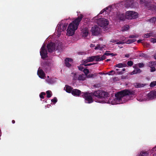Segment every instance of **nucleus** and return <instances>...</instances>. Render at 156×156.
Listing matches in <instances>:
<instances>
[{
    "mask_svg": "<svg viewBox=\"0 0 156 156\" xmlns=\"http://www.w3.org/2000/svg\"><path fill=\"white\" fill-rule=\"evenodd\" d=\"M138 66L140 68H142L144 66V64L142 63H138Z\"/></svg>",
    "mask_w": 156,
    "mask_h": 156,
    "instance_id": "43",
    "label": "nucleus"
},
{
    "mask_svg": "<svg viewBox=\"0 0 156 156\" xmlns=\"http://www.w3.org/2000/svg\"><path fill=\"white\" fill-rule=\"evenodd\" d=\"M64 90L67 93H72V92L73 90V88L71 87L68 86L67 85H66L65 86V87H64Z\"/></svg>",
    "mask_w": 156,
    "mask_h": 156,
    "instance_id": "18",
    "label": "nucleus"
},
{
    "mask_svg": "<svg viewBox=\"0 0 156 156\" xmlns=\"http://www.w3.org/2000/svg\"><path fill=\"white\" fill-rule=\"evenodd\" d=\"M47 94V97L49 98H50L52 96L51 92L50 90H48L46 92Z\"/></svg>",
    "mask_w": 156,
    "mask_h": 156,
    "instance_id": "23",
    "label": "nucleus"
},
{
    "mask_svg": "<svg viewBox=\"0 0 156 156\" xmlns=\"http://www.w3.org/2000/svg\"><path fill=\"white\" fill-rule=\"evenodd\" d=\"M81 93L80 90L77 89H73V90L71 94L74 96H79Z\"/></svg>",
    "mask_w": 156,
    "mask_h": 156,
    "instance_id": "14",
    "label": "nucleus"
},
{
    "mask_svg": "<svg viewBox=\"0 0 156 156\" xmlns=\"http://www.w3.org/2000/svg\"><path fill=\"white\" fill-rule=\"evenodd\" d=\"M83 71L84 73L85 74V76H87L89 72V70L87 69H84Z\"/></svg>",
    "mask_w": 156,
    "mask_h": 156,
    "instance_id": "33",
    "label": "nucleus"
},
{
    "mask_svg": "<svg viewBox=\"0 0 156 156\" xmlns=\"http://www.w3.org/2000/svg\"><path fill=\"white\" fill-rule=\"evenodd\" d=\"M115 73V72L113 70H111L107 74L109 75H113Z\"/></svg>",
    "mask_w": 156,
    "mask_h": 156,
    "instance_id": "37",
    "label": "nucleus"
},
{
    "mask_svg": "<svg viewBox=\"0 0 156 156\" xmlns=\"http://www.w3.org/2000/svg\"><path fill=\"white\" fill-rule=\"evenodd\" d=\"M151 42L153 43H156V38H152L151 40Z\"/></svg>",
    "mask_w": 156,
    "mask_h": 156,
    "instance_id": "48",
    "label": "nucleus"
},
{
    "mask_svg": "<svg viewBox=\"0 0 156 156\" xmlns=\"http://www.w3.org/2000/svg\"><path fill=\"white\" fill-rule=\"evenodd\" d=\"M115 67H117L118 68H122L124 66V64L121 63H120L118 64H116L115 66Z\"/></svg>",
    "mask_w": 156,
    "mask_h": 156,
    "instance_id": "31",
    "label": "nucleus"
},
{
    "mask_svg": "<svg viewBox=\"0 0 156 156\" xmlns=\"http://www.w3.org/2000/svg\"><path fill=\"white\" fill-rule=\"evenodd\" d=\"M82 62H83L84 63V64H86L88 62H89L88 61V59L87 58L86 59L83 60H82Z\"/></svg>",
    "mask_w": 156,
    "mask_h": 156,
    "instance_id": "50",
    "label": "nucleus"
},
{
    "mask_svg": "<svg viewBox=\"0 0 156 156\" xmlns=\"http://www.w3.org/2000/svg\"><path fill=\"white\" fill-rule=\"evenodd\" d=\"M134 86L135 87H143L144 85L143 84H141L140 83H136L134 84Z\"/></svg>",
    "mask_w": 156,
    "mask_h": 156,
    "instance_id": "22",
    "label": "nucleus"
},
{
    "mask_svg": "<svg viewBox=\"0 0 156 156\" xmlns=\"http://www.w3.org/2000/svg\"><path fill=\"white\" fill-rule=\"evenodd\" d=\"M116 18L120 20L124 21L126 19V14L117 12L116 14Z\"/></svg>",
    "mask_w": 156,
    "mask_h": 156,
    "instance_id": "13",
    "label": "nucleus"
},
{
    "mask_svg": "<svg viewBox=\"0 0 156 156\" xmlns=\"http://www.w3.org/2000/svg\"><path fill=\"white\" fill-rule=\"evenodd\" d=\"M129 27V26L128 25H126V26H124V27H122V30L123 31H125L128 30Z\"/></svg>",
    "mask_w": 156,
    "mask_h": 156,
    "instance_id": "34",
    "label": "nucleus"
},
{
    "mask_svg": "<svg viewBox=\"0 0 156 156\" xmlns=\"http://www.w3.org/2000/svg\"><path fill=\"white\" fill-rule=\"evenodd\" d=\"M45 45L44 44L41 47L40 51V54L41 58L44 59L48 57V53L46 49L45 48Z\"/></svg>",
    "mask_w": 156,
    "mask_h": 156,
    "instance_id": "7",
    "label": "nucleus"
},
{
    "mask_svg": "<svg viewBox=\"0 0 156 156\" xmlns=\"http://www.w3.org/2000/svg\"><path fill=\"white\" fill-rule=\"evenodd\" d=\"M156 151V146L153 147L151 150V153H152L153 151Z\"/></svg>",
    "mask_w": 156,
    "mask_h": 156,
    "instance_id": "55",
    "label": "nucleus"
},
{
    "mask_svg": "<svg viewBox=\"0 0 156 156\" xmlns=\"http://www.w3.org/2000/svg\"><path fill=\"white\" fill-rule=\"evenodd\" d=\"M110 54L112 56H115L117 55V54H114L113 53H111Z\"/></svg>",
    "mask_w": 156,
    "mask_h": 156,
    "instance_id": "59",
    "label": "nucleus"
},
{
    "mask_svg": "<svg viewBox=\"0 0 156 156\" xmlns=\"http://www.w3.org/2000/svg\"><path fill=\"white\" fill-rule=\"evenodd\" d=\"M101 29L97 25L92 27L91 30L93 35H98L100 33Z\"/></svg>",
    "mask_w": 156,
    "mask_h": 156,
    "instance_id": "9",
    "label": "nucleus"
},
{
    "mask_svg": "<svg viewBox=\"0 0 156 156\" xmlns=\"http://www.w3.org/2000/svg\"><path fill=\"white\" fill-rule=\"evenodd\" d=\"M90 94L93 96V98L96 97L98 99H101L108 97V93L102 90L96 91L94 92L90 93Z\"/></svg>",
    "mask_w": 156,
    "mask_h": 156,
    "instance_id": "3",
    "label": "nucleus"
},
{
    "mask_svg": "<svg viewBox=\"0 0 156 156\" xmlns=\"http://www.w3.org/2000/svg\"><path fill=\"white\" fill-rule=\"evenodd\" d=\"M125 71V68H123L122 69V70L121 71H119L117 72V74H122L123 73V71Z\"/></svg>",
    "mask_w": 156,
    "mask_h": 156,
    "instance_id": "36",
    "label": "nucleus"
},
{
    "mask_svg": "<svg viewBox=\"0 0 156 156\" xmlns=\"http://www.w3.org/2000/svg\"><path fill=\"white\" fill-rule=\"evenodd\" d=\"M105 9H108V8L107 7L105 9H103L102 11H101L100 13V14H102L103 12H104L105 11Z\"/></svg>",
    "mask_w": 156,
    "mask_h": 156,
    "instance_id": "53",
    "label": "nucleus"
},
{
    "mask_svg": "<svg viewBox=\"0 0 156 156\" xmlns=\"http://www.w3.org/2000/svg\"><path fill=\"white\" fill-rule=\"evenodd\" d=\"M137 4L136 2H134L133 0L129 1L127 2L125 6L128 8L129 7L134 8Z\"/></svg>",
    "mask_w": 156,
    "mask_h": 156,
    "instance_id": "11",
    "label": "nucleus"
},
{
    "mask_svg": "<svg viewBox=\"0 0 156 156\" xmlns=\"http://www.w3.org/2000/svg\"><path fill=\"white\" fill-rule=\"evenodd\" d=\"M126 19H135L138 17V13L135 12L133 11H128L126 12Z\"/></svg>",
    "mask_w": 156,
    "mask_h": 156,
    "instance_id": "6",
    "label": "nucleus"
},
{
    "mask_svg": "<svg viewBox=\"0 0 156 156\" xmlns=\"http://www.w3.org/2000/svg\"><path fill=\"white\" fill-rule=\"evenodd\" d=\"M55 43L51 42L48 44L47 46L48 51L49 52H52L55 49Z\"/></svg>",
    "mask_w": 156,
    "mask_h": 156,
    "instance_id": "10",
    "label": "nucleus"
},
{
    "mask_svg": "<svg viewBox=\"0 0 156 156\" xmlns=\"http://www.w3.org/2000/svg\"><path fill=\"white\" fill-rule=\"evenodd\" d=\"M151 35V33H149V34H145V37L146 38H147Z\"/></svg>",
    "mask_w": 156,
    "mask_h": 156,
    "instance_id": "51",
    "label": "nucleus"
},
{
    "mask_svg": "<svg viewBox=\"0 0 156 156\" xmlns=\"http://www.w3.org/2000/svg\"><path fill=\"white\" fill-rule=\"evenodd\" d=\"M156 64V62H150L148 64V66L151 67H152L154 65Z\"/></svg>",
    "mask_w": 156,
    "mask_h": 156,
    "instance_id": "25",
    "label": "nucleus"
},
{
    "mask_svg": "<svg viewBox=\"0 0 156 156\" xmlns=\"http://www.w3.org/2000/svg\"><path fill=\"white\" fill-rule=\"evenodd\" d=\"M95 64H96V63H88V64H87L83 63V64L82 65H84V66H91V65H94Z\"/></svg>",
    "mask_w": 156,
    "mask_h": 156,
    "instance_id": "38",
    "label": "nucleus"
},
{
    "mask_svg": "<svg viewBox=\"0 0 156 156\" xmlns=\"http://www.w3.org/2000/svg\"><path fill=\"white\" fill-rule=\"evenodd\" d=\"M147 21H149L150 23H154L156 21V18L154 17H153L148 20Z\"/></svg>",
    "mask_w": 156,
    "mask_h": 156,
    "instance_id": "20",
    "label": "nucleus"
},
{
    "mask_svg": "<svg viewBox=\"0 0 156 156\" xmlns=\"http://www.w3.org/2000/svg\"><path fill=\"white\" fill-rule=\"evenodd\" d=\"M129 54H126L125 55V57L127 58H129Z\"/></svg>",
    "mask_w": 156,
    "mask_h": 156,
    "instance_id": "60",
    "label": "nucleus"
},
{
    "mask_svg": "<svg viewBox=\"0 0 156 156\" xmlns=\"http://www.w3.org/2000/svg\"><path fill=\"white\" fill-rule=\"evenodd\" d=\"M139 55L140 57H145L146 55L143 53H140L139 54Z\"/></svg>",
    "mask_w": 156,
    "mask_h": 156,
    "instance_id": "45",
    "label": "nucleus"
},
{
    "mask_svg": "<svg viewBox=\"0 0 156 156\" xmlns=\"http://www.w3.org/2000/svg\"><path fill=\"white\" fill-rule=\"evenodd\" d=\"M135 91L133 90L125 89L116 94L115 95V96L116 97L117 100L120 101L122 100V98L123 97L126 96H133L135 94Z\"/></svg>",
    "mask_w": 156,
    "mask_h": 156,
    "instance_id": "2",
    "label": "nucleus"
},
{
    "mask_svg": "<svg viewBox=\"0 0 156 156\" xmlns=\"http://www.w3.org/2000/svg\"><path fill=\"white\" fill-rule=\"evenodd\" d=\"M82 96L84 98L86 101H87L88 103H90L93 102V96L91 95L90 93L86 92V93L82 92Z\"/></svg>",
    "mask_w": 156,
    "mask_h": 156,
    "instance_id": "5",
    "label": "nucleus"
},
{
    "mask_svg": "<svg viewBox=\"0 0 156 156\" xmlns=\"http://www.w3.org/2000/svg\"><path fill=\"white\" fill-rule=\"evenodd\" d=\"M73 60L70 58H66L65 60V65L66 66L69 67L71 66V65L69 62H72Z\"/></svg>",
    "mask_w": 156,
    "mask_h": 156,
    "instance_id": "16",
    "label": "nucleus"
},
{
    "mask_svg": "<svg viewBox=\"0 0 156 156\" xmlns=\"http://www.w3.org/2000/svg\"><path fill=\"white\" fill-rule=\"evenodd\" d=\"M15 121L14 120H12V123L13 124H14L15 123Z\"/></svg>",
    "mask_w": 156,
    "mask_h": 156,
    "instance_id": "64",
    "label": "nucleus"
},
{
    "mask_svg": "<svg viewBox=\"0 0 156 156\" xmlns=\"http://www.w3.org/2000/svg\"><path fill=\"white\" fill-rule=\"evenodd\" d=\"M153 56H154V58L155 59H156V54H155V55H154Z\"/></svg>",
    "mask_w": 156,
    "mask_h": 156,
    "instance_id": "63",
    "label": "nucleus"
},
{
    "mask_svg": "<svg viewBox=\"0 0 156 156\" xmlns=\"http://www.w3.org/2000/svg\"><path fill=\"white\" fill-rule=\"evenodd\" d=\"M37 74L41 78H44L45 76V74L43 70L41 69H38Z\"/></svg>",
    "mask_w": 156,
    "mask_h": 156,
    "instance_id": "15",
    "label": "nucleus"
},
{
    "mask_svg": "<svg viewBox=\"0 0 156 156\" xmlns=\"http://www.w3.org/2000/svg\"><path fill=\"white\" fill-rule=\"evenodd\" d=\"M105 55L104 54V55L101 56V61L105 59L106 58V57Z\"/></svg>",
    "mask_w": 156,
    "mask_h": 156,
    "instance_id": "46",
    "label": "nucleus"
},
{
    "mask_svg": "<svg viewBox=\"0 0 156 156\" xmlns=\"http://www.w3.org/2000/svg\"><path fill=\"white\" fill-rule=\"evenodd\" d=\"M83 17V15L80 14L74 20L69 24L67 30V34L68 35L72 36L74 34Z\"/></svg>",
    "mask_w": 156,
    "mask_h": 156,
    "instance_id": "1",
    "label": "nucleus"
},
{
    "mask_svg": "<svg viewBox=\"0 0 156 156\" xmlns=\"http://www.w3.org/2000/svg\"><path fill=\"white\" fill-rule=\"evenodd\" d=\"M140 4L145 3V6L148 10H151L152 11L156 10V6L152 4L151 2H146L147 0H140Z\"/></svg>",
    "mask_w": 156,
    "mask_h": 156,
    "instance_id": "4",
    "label": "nucleus"
},
{
    "mask_svg": "<svg viewBox=\"0 0 156 156\" xmlns=\"http://www.w3.org/2000/svg\"><path fill=\"white\" fill-rule=\"evenodd\" d=\"M151 72H154L155 71L156 69L154 67H151Z\"/></svg>",
    "mask_w": 156,
    "mask_h": 156,
    "instance_id": "49",
    "label": "nucleus"
},
{
    "mask_svg": "<svg viewBox=\"0 0 156 156\" xmlns=\"http://www.w3.org/2000/svg\"><path fill=\"white\" fill-rule=\"evenodd\" d=\"M156 85V81H154L151 82L150 85V86L151 87H153Z\"/></svg>",
    "mask_w": 156,
    "mask_h": 156,
    "instance_id": "30",
    "label": "nucleus"
},
{
    "mask_svg": "<svg viewBox=\"0 0 156 156\" xmlns=\"http://www.w3.org/2000/svg\"><path fill=\"white\" fill-rule=\"evenodd\" d=\"M156 97V91H151L147 94V98L149 100H153Z\"/></svg>",
    "mask_w": 156,
    "mask_h": 156,
    "instance_id": "12",
    "label": "nucleus"
},
{
    "mask_svg": "<svg viewBox=\"0 0 156 156\" xmlns=\"http://www.w3.org/2000/svg\"><path fill=\"white\" fill-rule=\"evenodd\" d=\"M45 93L44 92H42L40 94L39 96L40 98L41 99L44 98V96L45 95Z\"/></svg>",
    "mask_w": 156,
    "mask_h": 156,
    "instance_id": "32",
    "label": "nucleus"
},
{
    "mask_svg": "<svg viewBox=\"0 0 156 156\" xmlns=\"http://www.w3.org/2000/svg\"><path fill=\"white\" fill-rule=\"evenodd\" d=\"M129 38H136V36L135 35H130L129 36Z\"/></svg>",
    "mask_w": 156,
    "mask_h": 156,
    "instance_id": "56",
    "label": "nucleus"
},
{
    "mask_svg": "<svg viewBox=\"0 0 156 156\" xmlns=\"http://www.w3.org/2000/svg\"><path fill=\"white\" fill-rule=\"evenodd\" d=\"M96 74H90L87 76V77L88 78H94L96 76Z\"/></svg>",
    "mask_w": 156,
    "mask_h": 156,
    "instance_id": "29",
    "label": "nucleus"
},
{
    "mask_svg": "<svg viewBox=\"0 0 156 156\" xmlns=\"http://www.w3.org/2000/svg\"><path fill=\"white\" fill-rule=\"evenodd\" d=\"M88 32L87 31H86L83 33V36L84 37H86L88 36Z\"/></svg>",
    "mask_w": 156,
    "mask_h": 156,
    "instance_id": "41",
    "label": "nucleus"
},
{
    "mask_svg": "<svg viewBox=\"0 0 156 156\" xmlns=\"http://www.w3.org/2000/svg\"><path fill=\"white\" fill-rule=\"evenodd\" d=\"M79 69L80 70L82 71L83 69V68L82 67H81L80 66H78Z\"/></svg>",
    "mask_w": 156,
    "mask_h": 156,
    "instance_id": "58",
    "label": "nucleus"
},
{
    "mask_svg": "<svg viewBox=\"0 0 156 156\" xmlns=\"http://www.w3.org/2000/svg\"><path fill=\"white\" fill-rule=\"evenodd\" d=\"M51 101L55 103L57 101V99L56 97H55L53 99L51 100Z\"/></svg>",
    "mask_w": 156,
    "mask_h": 156,
    "instance_id": "42",
    "label": "nucleus"
},
{
    "mask_svg": "<svg viewBox=\"0 0 156 156\" xmlns=\"http://www.w3.org/2000/svg\"><path fill=\"white\" fill-rule=\"evenodd\" d=\"M94 59H95L96 61L97 62L101 61V57L99 55L94 56Z\"/></svg>",
    "mask_w": 156,
    "mask_h": 156,
    "instance_id": "28",
    "label": "nucleus"
},
{
    "mask_svg": "<svg viewBox=\"0 0 156 156\" xmlns=\"http://www.w3.org/2000/svg\"><path fill=\"white\" fill-rule=\"evenodd\" d=\"M110 52L109 51H106V52L104 53V55H105L108 56L110 55V53H108V52Z\"/></svg>",
    "mask_w": 156,
    "mask_h": 156,
    "instance_id": "54",
    "label": "nucleus"
},
{
    "mask_svg": "<svg viewBox=\"0 0 156 156\" xmlns=\"http://www.w3.org/2000/svg\"><path fill=\"white\" fill-rule=\"evenodd\" d=\"M125 42L123 41H119V42H117L116 43V44H124Z\"/></svg>",
    "mask_w": 156,
    "mask_h": 156,
    "instance_id": "52",
    "label": "nucleus"
},
{
    "mask_svg": "<svg viewBox=\"0 0 156 156\" xmlns=\"http://www.w3.org/2000/svg\"><path fill=\"white\" fill-rule=\"evenodd\" d=\"M90 47H95V45L94 44H91L90 45Z\"/></svg>",
    "mask_w": 156,
    "mask_h": 156,
    "instance_id": "61",
    "label": "nucleus"
},
{
    "mask_svg": "<svg viewBox=\"0 0 156 156\" xmlns=\"http://www.w3.org/2000/svg\"><path fill=\"white\" fill-rule=\"evenodd\" d=\"M67 25V23H65L62 26V27L61 26L60 27V26H58V30H59V31L60 32H62L65 30L66 28Z\"/></svg>",
    "mask_w": 156,
    "mask_h": 156,
    "instance_id": "17",
    "label": "nucleus"
},
{
    "mask_svg": "<svg viewBox=\"0 0 156 156\" xmlns=\"http://www.w3.org/2000/svg\"><path fill=\"white\" fill-rule=\"evenodd\" d=\"M136 40L135 39H130L128 40L126 43L127 44H130L135 42Z\"/></svg>",
    "mask_w": 156,
    "mask_h": 156,
    "instance_id": "26",
    "label": "nucleus"
},
{
    "mask_svg": "<svg viewBox=\"0 0 156 156\" xmlns=\"http://www.w3.org/2000/svg\"><path fill=\"white\" fill-rule=\"evenodd\" d=\"M94 49L95 50L99 49V50H101V48L100 44H98L97 45V46H96L95 48Z\"/></svg>",
    "mask_w": 156,
    "mask_h": 156,
    "instance_id": "39",
    "label": "nucleus"
},
{
    "mask_svg": "<svg viewBox=\"0 0 156 156\" xmlns=\"http://www.w3.org/2000/svg\"><path fill=\"white\" fill-rule=\"evenodd\" d=\"M149 154L148 151H142L138 156H148Z\"/></svg>",
    "mask_w": 156,
    "mask_h": 156,
    "instance_id": "19",
    "label": "nucleus"
},
{
    "mask_svg": "<svg viewBox=\"0 0 156 156\" xmlns=\"http://www.w3.org/2000/svg\"><path fill=\"white\" fill-rule=\"evenodd\" d=\"M77 54L79 55H83L85 54V53L83 51H79L77 52Z\"/></svg>",
    "mask_w": 156,
    "mask_h": 156,
    "instance_id": "47",
    "label": "nucleus"
},
{
    "mask_svg": "<svg viewBox=\"0 0 156 156\" xmlns=\"http://www.w3.org/2000/svg\"><path fill=\"white\" fill-rule=\"evenodd\" d=\"M142 40H138L137 41V43H140V42H141Z\"/></svg>",
    "mask_w": 156,
    "mask_h": 156,
    "instance_id": "62",
    "label": "nucleus"
},
{
    "mask_svg": "<svg viewBox=\"0 0 156 156\" xmlns=\"http://www.w3.org/2000/svg\"><path fill=\"white\" fill-rule=\"evenodd\" d=\"M87 58L88 59L89 62H92L94 60V56L89 57Z\"/></svg>",
    "mask_w": 156,
    "mask_h": 156,
    "instance_id": "27",
    "label": "nucleus"
},
{
    "mask_svg": "<svg viewBox=\"0 0 156 156\" xmlns=\"http://www.w3.org/2000/svg\"><path fill=\"white\" fill-rule=\"evenodd\" d=\"M98 24L102 27H105L108 24V21L106 19L101 18L98 19L97 21Z\"/></svg>",
    "mask_w": 156,
    "mask_h": 156,
    "instance_id": "8",
    "label": "nucleus"
},
{
    "mask_svg": "<svg viewBox=\"0 0 156 156\" xmlns=\"http://www.w3.org/2000/svg\"><path fill=\"white\" fill-rule=\"evenodd\" d=\"M72 74H73V79L75 80H78V76L77 74L76 73H72Z\"/></svg>",
    "mask_w": 156,
    "mask_h": 156,
    "instance_id": "24",
    "label": "nucleus"
},
{
    "mask_svg": "<svg viewBox=\"0 0 156 156\" xmlns=\"http://www.w3.org/2000/svg\"><path fill=\"white\" fill-rule=\"evenodd\" d=\"M57 49H58L59 51L62 50V47L61 46V44L59 43L58 45V46H57Z\"/></svg>",
    "mask_w": 156,
    "mask_h": 156,
    "instance_id": "35",
    "label": "nucleus"
},
{
    "mask_svg": "<svg viewBox=\"0 0 156 156\" xmlns=\"http://www.w3.org/2000/svg\"><path fill=\"white\" fill-rule=\"evenodd\" d=\"M85 76L83 74L80 75L78 76V80H79L83 81L85 80Z\"/></svg>",
    "mask_w": 156,
    "mask_h": 156,
    "instance_id": "21",
    "label": "nucleus"
},
{
    "mask_svg": "<svg viewBox=\"0 0 156 156\" xmlns=\"http://www.w3.org/2000/svg\"><path fill=\"white\" fill-rule=\"evenodd\" d=\"M127 64L129 66H132L133 65V62L131 61H128L127 62Z\"/></svg>",
    "mask_w": 156,
    "mask_h": 156,
    "instance_id": "40",
    "label": "nucleus"
},
{
    "mask_svg": "<svg viewBox=\"0 0 156 156\" xmlns=\"http://www.w3.org/2000/svg\"><path fill=\"white\" fill-rule=\"evenodd\" d=\"M135 70L136 73H140L141 72V71L140 69L138 68L136 69Z\"/></svg>",
    "mask_w": 156,
    "mask_h": 156,
    "instance_id": "44",
    "label": "nucleus"
},
{
    "mask_svg": "<svg viewBox=\"0 0 156 156\" xmlns=\"http://www.w3.org/2000/svg\"><path fill=\"white\" fill-rule=\"evenodd\" d=\"M136 74V71L135 70H134L131 73V75L134 74Z\"/></svg>",
    "mask_w": 156,
    "mask_h": 156,
    "instance_id": "57",
    "label": "nucleus"
}]
</instances>
